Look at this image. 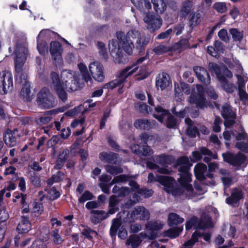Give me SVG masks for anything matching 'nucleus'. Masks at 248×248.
I'll return each mask as SVG.
<instances>
[{
	"mask_svg": "<svg viewBox=\"0 0 248 248\" xmlns=\"http://www.w3.org/2000/svg\"><path fill=\"white\" fill-rule=\"evenodd\" d=\"M155 181L159 182L165 187V190L171 193L173 196H177L180 194L179 190L174 188L175 181L170 177L164 176H157L155 178L153 173H149L148 175V181L152 182Z\"/></svg>",
	"mask_w": 248,
	"mask_h": 248,
	"instance_id": "8",
	"label": "nucleus"
},
{
	"mask_svg": "<svg viewBox=\"0 0 248 248\" xmlns=\"http://www.w3.org/2000/svg\"><path fill=\"white\" fill-rule=\"evenodd\" d=\"M89 73L96 81L102 82L105 77L103 65L98 62H94L89 65Z\"/></svg>",
	"mask_w": 248,
	"mask_h": 248,
	"instance_id": "14",
	"label": "nucleus"
},
{
	"mask_svg": "<svg viewBox=\"0 0 248 248\" xmlns=\"http://www.w3.org/2000/svg\"><path fill=\"white\" fill-rule=\"evenodd\" d=\"M194 71L198 78L201 82L206 85L210 83V76L204 68L199 66H196L194 68Z\"/></svg>",
	"mask_w": 248,
	"mask_h": 248,
	"instance_id": "22",
	"label": "nucleus"
},
{
	"mask_svg": "<svg viewBox=\"0 0 248 248\" xmlns=\"http://www.w3.org/2000/svg\"><path fill=\"white\" fill-rule=\"evenodd\" d=\"M188 112L189 113L190 115L193 117H196L199 115V112L198 110H196L194 112H193L188 108H186L184 110L180 111L176 114L179 117L183 118L185 116V114Z\"/></svg>",
	"mask_w": 248,
	"mask_h": 248,
	"instance_id": "46",
	"label": "nucleus"
},
{
	"mask_svg": "<svg viewBox=\"0 0 248 248\" xmlns=\"http://www.w3.org/2000/svg\"><path fill=\"white\" fill-rule=\"evenodd\" d=\"M184 221V218L180 217L178 215L175 213H171L169 214L168 217V222L170 226L181 223Z\"/></svg>",
	"mask_w": 248,
	"mask_h": 248,
	"instance_id": "34",
	"label": "nucleus"
},
{
	"mask_svg": "<svg viewBox=\"0 0 248 248\" xmlns=\"http://www.w3.org/2000/svg\"><path fill=\"white\" fill-rule=\"evenodd\" d=\"M121 221L119 219H114L110 230V233L111 236L116 235L118 229L120 227Z\"/></svg>",
	"mask_w": 248,
	"mask_h": 248,
	"instance_id": "43",
	"label": "nucleus"
},
{
	"mask_svg": "<svg viewBox=\"0 0 248 248\" xmlns=\"http://www.w3.org/2000/svg\"><path fill=\"white\" fill-rule=\"evenodd\" d=\"M31 223L29 218L24 216L21 217L16 229L19 233H25L28 232L31 229Z\"/></svg>",
	"mask_w": 248,
	"mask_h": 248,
	"instance_id": "23",
	"label": "nucleus"
},
{
	"mask_svg": "<svg viewBox=\"0 0 248 248\" xmlns=\"http://www.w3.org/2000/svg\"><path fill=\"white\" fill-rule=\"evenodd\" d=\"M31 248H46V244L41 239H36L32 244Z\"/></svg>",
	"mask_w": 248,
	"mask_h": 248,
	"instance_id": "55",
	"label": "nucleus"
},
{
	"mask_svg": "<svg viewBox=\"0 0 248 248\" xmlns=\"http://www.w3.org/2000/svg\"><path fill=\"white\" fill-rule=\"evenodd\" d=\"M96 46L100 55L102 56V58L105 60H108V55L107 53L105 44L102 42H98Z\"/></svg>",
	"mask_w": 248,
	"mask_h": 248,
	"instance_id": "37",
	"label": "nucleus"
},
{
	"mask_svg": "<svg viewBox=\"0 0 248 248\" xmlns=\"http://www.w3.org/2000/svg\"><path fill=\"white\" fill-rule=\"evenodd\" d=\"M155 159L157 161V163L160 164L165 165L166 164H169L170 163L171 161V157L169 155H161L156 156Z\"/></svg>",
	"mask_w": 248,
	"mask_h": 248,
	"instance_id": "38",
	"label": "nucleus"
},
{
	"mask_svg": "<svg viewBox=\"0 0 248 248\" xmlns=\"http://www.w3.org/2000/svg\"><path fill=\"white\" fill-rule=\"evenodd\" d=\"M230 32L232 34V37L234 40L240 41L243 38V33L238 31L236 29H231L230 30Z\"/></svg>",
	"mask_w": 248,
	"mask_h": 248,
	"instance_id": "48",
	"label": "nucleus"
},
{
	"mask_svg": "<svg viewBox=\"0 0 248 248\" xmlns=\"http://www.w3.org/2000/svg\"><path fill=\"white\" fill-rule=\"evenodd\" d=\"M91 213V220L94 223H98L108 217V214L102 210H92Z\"/></svg>",
	"mask_w": 248,
	"mask_h": 248,
	"instance_id": "26",
	"label": "nucleus"
},
{
	"mask_svg": "<svg viewBox=\"0 0 248 248\" xmlns=\"http://www.w3.org/2000/svg\"><path fill=\"white\" fill-rule=\"evenodd\" d=\"M99 157L100 159L103 161L112 163L116 158V155L114 153L102 152L99 154Z\"/></svg>",
	"mask_w": 248,
	"mask_h": 248,
	"instance_id": "33",
	"label": "nucleus"
},
{
	"mask_svg": "<svg viewBox=\"0 0 248 248\" xmlns=\"http://www.w3.org/2000/svg\"><path fill=\"white\" fill-rule=\"evenodd\" d=\"M170 50V47L167 46L163 45H159L155 47L153 51L156 55H161L164 53L168 52Z\"/></svg>",
	"mask_w": 248,
	"mask_h": 248,
	"instance_id": "41",
	"label": "nucleus"
},
{
	"mask_svg": "<svg viewBox=\"0 0 248 248\" xmlns=\"http://www.w3.org/2000/svg\"><path fill=\"white\" fill-rule=\"evenodd\" d=\"M37 48L39 53L41 55H44L45 52H47V46L46 44L42 42H39V40L37 42Z\"/></svg>",
	"mask_w": 248,
	"mask_h": 248,
	"instance_id": "56",
	"label": "nucleus"
},
{
	"mask_svg": "<svg viewBox=\"0 0 248 248\" xmlns=\"http://www.w3.org/2000/svg\"><path fill=\"white\" fill-rule=\"evenodd\" d=\"M221 123V120L219 117H216L214 122L213 130L215 132H219L220 130L219 124Z\"/></svg>",
	"mask_w": 248,
	"mask_h": 248,
	"instance_id": "64",
	"label": "nucleus"
},
{
	"mask_svg": "<svg viewBox=\"0 0 248 248\" xmlns=\"http://www.w3.org/2000/svg\"><path fill=\"white\" fill-rule=\"evenodd\" d=\"M9 216L8 212L5 207H3L0 209V221L5 222L9 218Z\"/></svg>",
	"mask_w": 248,
	"mask_h": 248,
	"instance_id": "52",
	"label": "nucleus"
},
{
	"mask_svg": "<svg viewBox=\"0 0 248 248\" xmlns=\"http://www.w3.org/2000/svg\"><path fill=\"white\" fill-rule=\"evenodd\" d=\"M33 210L34 212L41 214L44 211V207L42 203L38 202L33 203Z\"/></svg>",
	"mask_w": 248,
	"mask_h": 248,
	"instance_id": "59",
	"label": "nucleus"
},
{
	"mask_svg": "<svg viewBox=\"0 0 248 248\" xmlns=\"http://www.w3.org/2000/svg\"><path fill=\"white\" fill-rule=\"evenodd\" d=\"M127 176L124 175H120L117 177H114L112 180L111 185H112L117 183L123 182L127 180Z\"/></svg>",
	"mask_w": 248,
	"mask_h": 248,
	"instance_id": "58",
	"label": "nucleus"
},
{
	"mask_svg": "<svg viewBox=\"0 0 248 248\" xmlns=\"http://www.w3.org/2000/svg\"><path fill=\"white\" fill-rule=\"evenodd\" d=\"M131 1L136 7L141 11L149 10L152 7L149 0H131Z\"/></svg>",
	"mask_w": 248,
	"mask_h": 248,
	"instance_id": "28",
	"label": "nucleus"
},
{
	"mask_svg": "<svg viewBox=\"0 0 248 248\" xmlns=\"http://www.w3.org/2000/svg\"><path fill=\"white\" fill-rule=\"evenodd\" d=\"M221 114L225 119L224 124L226 126H229L234 123L235 114L232 111L229 105L226 104L222 107Z\"/></svg>",
	"mask_w": 248,
	"mask_h": 248,
	"instance_id": "19",
	"label": "nucleus"
},
{
	"mask_svg": "<svg viewBox=\"0 0 248 248\" xmlns=\"http://www.w3.org/2000/svg\"><path fill=\"white\" fill-rule=\"evenodd\" d=\"M181 89L178 84H175V98L177 101H181L184 99L183 94L181 90L186 94L190 93V88L188 84L185 83H181L180 84Z\"/></svg>",
	"mask_w": 248,
	"mask_h": 248,
	"instance_id": "20",
	"label": "nucleus"
},
{
	"mask_svg": "<svg viewBox=\"0 0 248 248\" xmlns=\"http://www.w3.org/2000/svg\"><path fill=\"white\" fill-rule=\"evenodd\" d=\"M143 21L145 24V27L151 32H154L159 29L162 24L161 17L151 13H145Z\"/></svg>",
	"mask_w": 248,
	"mask_h": 248,
	"instance_id": "10",
	"label": "nucleus"
},
{
	"mask_svg": "<svg viewBox=\"0 0 248 248\" xmlns=\"http://www.w3.org/2000/svg\"><path fill=\"white\" fill-rule=\"evenodd\" d=\"M162 227L163 224L160 221L149 222L146 225V229L149 232L147 234L143 235L141 233L140 234V237L137 235L130 236L127 240L126 244L134 248L140 245L142 237H147L150 239H154L158 235L157 231L161 229Z\"/></svg>",
	"mask_w": 248,
	"mask_h": 248,
	"instance_id": "5",
	"label": "nucleus"
},
{
	"mask_svg": "<svg viewBox=\"0 0 248 248\" xmlns=\"http://www.w3.org/2000/svg\"><path fill=\"white\" fill-rule=\"evenodd\" d=\"M223 157L225 161L234 166H240L245 163L246 160L245 156L242 154L234 155L228 153L223 154Z\"/></svg>",
	"mask_w": 248,
	"mask_h": 248,
	"instance_id": "16",
	"label": "nucleus"
},
{
	"mask_svg": "<svg viewBox=\"0 0 248 248\" xmlns=\"http://www.w3.org/2000/svg\"><path fill=\"white\" fill-rule=\"evenodd\" d=\"M108 48L110 54L112 57L115 63L122 62L121 57L123 56L122 49L120 47L117 40H112L108 43Z\"/></svg>",
	"mask_w": 248,
	"mask_h": 248,
	"instance_id": "15",
	"label": "nucleus"
},
{
	"mask_svg": "<svg viewBox=\"0 0 248 248\" xmlns=\"http://www.w3.org/2000/svg\"><path fill=\"white\" fill-rule=\"evenodd\" d=\"M50 88L55 91L60 98L64 101L67 98V94L65 90L72 92L80 87L78 82L70 70H63L61 74V79L60 80L58 75L55 72L51 74Z\"/></svg>",
	"mask_w": 248,
	"mask_h": 248,
	"instance_id": "1",
	"label": "nucleus"
},
{
	"mask_svg": "<svg viewBox=\"0 0 248 248\" xmlns=\"http://www.w3.org/2000/svg\"><path fill=\"white\" fill-rule=\"evenodd\" d=\"M221 82V85L223 89L227 92L231 93L235 89V87L232 84L228 83L226 79L223 78H221L220 79H218Z\"/></svg>",
	"mask_w": 248,
	"mask_h": 248,
	"instance_id": "39",
	"label": "nucleus"
},
{
	"mask_svg": "<svg viewBox=\"0 0 248 248\" xmlns=\"http://www.w3.org/2000/svg\"><path fill=\"white\" fill-rule=\"evenodd\" d=\"M78 68L83 78L86 82L91 81L92 80V77L90 76L88 69L85 63L80 62L78 64Z\"/></svg>",
	"mask_w": 248,
	"mask_h": 248,
	"instance_id": "31",
	"label": "nucleus"
},
{
	"mask_svg": "<svg viewBox=\"0 0 248 248\" xmlns=\"http://www.w3.org/2000/svg\"><path fill=\"white\" fill-rule=\"evenodd\" d=\"M16 57L15 62L16 78L21 80L25 79L26 75L24 73V64L26 60L28 49L25 45L17 46L16 49Z\"/></svg>",
	"mask_w": 248,
	"mask_h": 248,
	"instance_id": "6",
	"label": "nucleus"
},
{
	"mask_svg": "<svg viewBox=\"0 0 248 248\" xmlns=\"http://www.w3.org/2000/svg\"><path fill=\"white\" fill-rule=\"evenodd\" d=\"M154 10L157 14L163 13L167 8V5L163 0H151Z\"/></svg>",
	"mask_w": 248,
	"mask_h": 248,
	"instance_id": "29",
	"label": "nucleus"
},
{
	"mask_svg": "<svg viewBox=\"0 0 248 248\" xmlns=\"http://www.w3.org/2000/svg\"><path fill=\"white\" fill-rule=\"evenodd\" d=\"M202 18V14L200 12L195 13L190 19L191 26H194L199 24Z\"/></svg>",
	"mask_w": 248,
	"mask_h": 248,
	"instance_id": "44",
	"label": "nucleus"
},
{
	"mask_svg": "<svg viewBox=\"0 0 248 248\" xmlns=\"http://www.w3.org/2000/svg\"><path fill=\"white\" fill-rule=\"evenodd\" d=\"M93 198L92 194L88 191H85L81 196L78 199L80 202H85L91 200Z\"/></svg>",
	"mask_w": 248,
	"mask_h": 248,
	"instance_id": "51",
	"label": "nucleus"
},
{
	"mask_svg": "<svg viewBox=\"0 0 248 248\" xmlns=\"http://www.w3.org/2000/svg\"><path fill=\"white\" fill-rule=\"evenodd\" d=\"M186 123L188 125L187 129V133L191 137H196L198 133V130L196 127L192 126V121L189 118H186L185 119Z\"/></svg>",
	"mask_w": 248,
	"mask_h": 248,
	"instance_id": "35",
	"label": "nucleus"
},
{
	"mask_svg": "<svg viewBox=\"0 0 248 248\" xmlns=\"http://www.w3.org/2000/svg\"><path fill=\"white\" fill-rule=\"evenodd\" d=\"M136 128L146 129L150 126L149 122L146 120H138L134 124Z\"/></svg>",
	"mask_w": 248,
	"mask_h": 248,
	"instance_id": "45",
	"label": "nucleus"
},
{
	"mask_svg": "<svg viewBox=\"0 0 248 248\" xmlns=\"http://www.w3.org/2000/svg\"><path fill=\"white\" fill-rule=\"evenodd\" d=\"M37 103L39 106L44 108H49L55 105L54 98L48 90L44 88L38 94Z\"/></svg>",
	"mask_w": 248,
	"mask_h": 248,
	"instance_id": "9",
	"label": "nucleus"
},
{
	"mask_svg": "<svg viewBox=\"0 0 248 248\" xmlns=\"http://www.w3.org/2000/svg\"><path fill=\"white\" fill-rule=\"evenodd\" d=\"M207 170L206 166L202 163L197 164L194 168V173L196 178L199 180L204 178V173Z\"/></svg>",
	"mask_w": 248,
	"mask_h": 248,
	"instance_id": "30",
	"label": "nucleus"
},
{
	"mask_svg": "<svg viewBox=\"0 0 248 248\" xmlns=\"http://www.w3.org/2000/svg\"><path fill=\"white\" fill-rule=\"evenodd\" d=\"M191 166L188 158L186 157H181L177 161L176 167L180 175L179 182L185 188L184 192L189 197L192 196L193 193L192 186L189 184L191 181V174L189 172V170Z\"/></svg>",
	"mask_w": 248,
	"mask_h": 248,
	"instance_id": "4",
	"label": "nucleus"
},
{
	"mask_svg": "<svg viewBox=\"0 0 248 248\" xmlns=\"http://www.w3.org/2000/svg\"><path fill=\"white\" fill-rule=\"evenodd\" d=\"M131 221L138 219H146L149 217V212L143 207H138L135 208L131 213L128 214Z\"/></svg>",
	"mask_w": 248,
	"mask_h": 248,
	"instance_id": "18",
	"label": "nucleus"
},
{
	"mask_svg": "<svg viewBox=\"0 0 248 248\" xmlns=\"http://www.w3.org/2000/svg\"><path fill=\"white\" fill-rule=\"evenodd\" d=\"M12 86L13 78L12 74L6 71L0 73V94L6 93Z\"/></svg>",
	"mask_w": 248,
	"mask_h": 248,
	"instance_id": "13",
	"label": "nucleus"
},
{
	"mask_svg": "<svg viewBox=\"0 0 248 248\" xmlns=\"http://www.w3.org/2000/svg\"><path fill=\"white\" fill-rule=\"evenodd\" d=\"M214 8L219 13H224L226 10V6L223 2H216L214 5Z\"/></svg>",
	"mask_w": 248,
	"mask_h": 248,
	"instance_id": "50",
	"label": "nucleus"
},
{
	"mask_svg": "<svg viewBox=\"0 0 248 248\" xmlns=\"http://www.w3.org/2000/svg\"><path fill=\"white\" fill-rule=\"evenodd\" d=\"M106 171L113 175L117 174L122 172V169L120 167H114L110 165H106L105 166Z\"/></svg>",
	"mask_w": 248,
	"mask_h": 248,
	"instance_id": "47",
	"label": "nucleus"
},
{
	"mask_svg": "<svg viewBox=\"0 0 248 248\" xmlns=\"http://www.w3.org/2000/svg\"><path fill=\"white\" fill-rule=\"evenodd\" d=\"M170 84L169 76L166 73H162L159 75L156 81V85L158 88L163 90Z\"/></svg>",
	"mask_w": 248,
	"mask_h": 248,
	"instance_id": "24",
	"label": "nucleus"
},
{
	"mask_svg": "<svg viewBox=\"0 0 248 248\" xmlns=\"http://www.w3.org/2000/svg\"><path fill=\"white\" fill-rule=\"evenodd\" d=\"M156 113L154 114L155 118L160 122L163 120L167 118V126L168 127H174L176 124V121L174 117L169 114L167 110L164 109L161 107L155 108Z\"/></svg>",
	"mask_w": 248,
	"mask_h": 248,
	"instance_id": "12",
	"label": "nucleus"
},
{
	"mask_svg": "<svg viewBox=\"0 0 248 248\" xmlns=\"http://www.w3.org/2000/svg\"><path fill=\"white\" fill-rule=\"evenodd\" d=\"M153 151L151 149L150 147L148 146H144L141 148V155L144 156H149L153 154Z\"/></svg>",
	"mask_w": 248,
	"mask_h": 248,
	"instance_id": "61",
	"label": "nucleus"
},
{
	"mask_svg": "<svg viewBox=\"0 0 248 248\" xmlns=\"http://www.w3.org/2000/svg\"><path fill=\"white\" fill-rule=\"evenodd\" d=\"M60 140V138L58 136H54L49 140L47 142V146L48 147H53L56 144L58 143Z\"/></svg>",
	"mask_w": 248,
	"mask_h": 248,
	"instance_id": "54",
	"label": "nucleus"
},
{
	"mask_svg": "<svg viewBox=\"0 0 248 248\" xmlns=\"http://www.w3.org/2000/svg\"><path fill=\"white\" fill-rule=\"evenodd\" d=\"M242 197L243 194L241 190L236 188L232 192L231 197L226 199V202L228 204L233 205Z\"/></svg>",
	"mask_w": 248,
	"mask_h": 248,
	"instance_id": "27",
	"label": "nucleus"
},
{
	"mask_svg": "<svg viewBox=\"0 0 248 248\" xmlns=\"http://www.w3.org/2000/svg\"><path fill=\"white\" fill-rule=\"evenodd\" d=\"M52 236L53 237V241L56 244H60L62 240L60 235L58 234V231H54L52 232Z\"/></svg>",
	"mask_w": 248,
	"mask_h": 248,
	"instance_id": "62",
	"label": "nucleus"
},
{
	"mask_svg": "<svg viewBox=\"0 0 248 248\" xmlns=\"http://www.w3.org/2000/svg\"><path fill=\"white\" fill-rule=\"evenodd\" d=\"M241 133L236 135L237 140H243L242 141L238 142L236 143V147L239 149L244 152L248 153V138L247 134L241 129Z\"/></svg>",
	"mask_w": 248,
	"mask_h": 248,
	"instance_id": "21",
	"label": "nucleus"
},
{
	"mask_svg": "<svg viewBox=\"0 0 248 248\" xmlns=\"http://www.w3.org/2000/svg\"><path fill=\"white\" fill-rule=\"evenodd\" d=\"M113 192L115 193H118L119 196H122L129 193V189L126 187H122L119 189L118 187L115 186L113 188Z\"/></svg>",
	"mask_w": 248,
	"mask_h": 248,
	"instance_id": "49",
	"label": "nucleus"
},
{
	"mask_svg": "<svg viewBox=\"0 0 248 248\" xmlns=\"http://www.w3.org/2000/svg\"><path fill=\"white\" fill-rule=\"evenodd\" d=\"M209 68L212 72H214L216 75L218 79H221V76L220 72L221 68L219 67L217 64L213 62H210L209 63Z\"/></svg>",
	"mask_w": 248,
	"mask_h": 248,
	"instance_id": "42",
	"label": "nucleus"
},
{
	"mask_svg": "<svg viewBox=\"0 0 248 248\" xmlns=\"http://www.w3.org/2000/svg\"><path fill=\"white\" fill-rule=\"evenodd\" d=\"M145 58L141 57L131 66L127 67L123 69L120 73L119 76L116 79L104 85V88L108 89H113L116 87H122V85L125 81L126 79L132 75L137 73L141 76L138 79L141 80L145 78L149 74L147 71V67L144 65H141L144 61Z\"/></svg>",
	"mask_w": 248,
	"mask_h": 248,
	"instance_id": "2",
	"label": "nucleus"
},
{
	"mask_svg": "<svg viewBox=\"0 0 248 248\" xmlns=\"http://www.w3.org/2000/svg\"><path fill=\"white\" fill-rule=\"evenodd\" d=\"M183 229V228L182 227H177L171 229L165 232L164 235L171 238H175L179 235L180 233L182 232Z\"/></svg>",
	"mask_w": 248,
	"mask_h": 248,
	"instance_id": "36",
	"label": "nucleus"
},
{
	"mask_svg": "<svg viewBox=\"0 0 248 248\" xmlns=\"http://www.w3.org/2000/svg\"><path fill=\"white\" fill-rule=\"evenodd\" d=\"M60 192L55 188L53 187L49 191L47 197L50 199L54 200L57 199L60 196Z\"/></svg>",
	"mask_w": 248,
	"mask_h": 248,
	"instance_id": "53",
	"label": "nucleus"
},
{
	"mask_svg": "<svg viewBox=\"0 0 248 248\" xmlns=\"http://www.w3.org/2000/svg\"><path fill=\"white\" fill-rule=\"evenodd\" d=\"M20 95L24 101H30L32 100L33 93L31 91L29 83L25 82L24 86L21 89Z\"/></svg>",
	"mask_w": 248,
	"mask_h": 248,
	"instance_id": "25",
	"label": "nucleus"
},
{
	"mask_svg": "<svg viewBox=\"0 0 248 248\" xmlns=\"http://www.w3.org/2000/svg\"><path fill=\"white\" fill-rule=\"evenodd\" d=\"M203 88L200 85H197L196 88L193 89L192 94L189 97L188 102L190 104H194L197 108H204L210 105L204 96Z\"/></svg>",
	"mask_w": 248,
	"mask_h": 248,
	"instance_id": "7",
	"label": "nucleus"
},
{
	"mask_svg": "<svg viewBox=\"0 0 248 248\" xmlns=\"http://www.w3.org/2000/svg\"><path fill=\"white\" fill-rule=\"evenodd\" d=\"M220 73H221V78H224L225 79V76L228 78H231L232 77V74L231 72L227 68L224 67L221 68V70Z\"/></svg>",
	"mask_w": 248,
	"mask_h": 248,
	"instance_id": "63",
	"label": "nucleus"
},
{
	"mask_svg": "<svg viewBox=\"0 0 248 248\" xmlns=\"http://www.w3.org/2000/svg\"><path fill=\"white\" fill-rule=\"evenodd\" d=\"M117 37L122 42L123 49L128 54H132L135 48L141 50L149 42L148 38L142 36L136 30L128 31L124 37L122 32H117Z\"/></svg>",
	"mask_w": 248,
	"mask_h": 248,
	"instance_id": "3",
	"label": "nucleus"
},
{
	"mask_svg": "<svg viewBox=\"0 0 248 248\" xmlns=\"http://www.w3.org/2000/svg\"><path fill=\"white\" fill-rule=\"evenodd\" d=\"M63 173L58 171L56 174L53 175L52 177L48 179L47 183L49 185H52L54 183L60 182L63 177Z\"/></svg>",
	"mask_w": 248,
	"mask_h": 248,
	"instance_id": "40",
	"label": "nucleus"
},
{
	"mask_svg": "<svg viewBox=\"0 0 248 248\" xmlns=\"http://www.w3.org/2000/svg\"><path fill=\"white\" fill-rule=\"evenodd\" d=\"M50 52L55 62L61 63L62 61V48L61 44L58 41L51 42L50 46Z\"/></svg>",
	"mask_w": 248,
	"mask_h": 248,
	"instance_id": "17",
	"label": "nucleus"
},
{
	"mask_svg": "<svg viewBox=\"0 0 248 248\" xmlns=\"http://www.w3.org/2000/svg\"><path fill=\"white\" fill-rule=\"evenodd\" d=\"M82 108V106H79L78 107H76V108H74L73 109H70V110H68V111H67L65 113V115H66L67 116H74V115H76L77 114H78L79 112H80Z\"/></svg>",
	"mask_w": 248,
	"mask_h": 248,
	"instance_id": "57",
	"label": "nucleus"
},
{
	"mask_svg": "<svg viewBox=\"0 0 248 248\" xmlns=\"http://www.w3.org/2000/svg\"><path fill=\"white\" fill-rule=\"evenodd\" d=\"M218 37L222 40L227 42L229 40L228 33L227 30L225 29L221 30L218 33Z\"/></svg>",
	"mask_w": 248,
	"mask_h": 248,
	"instance_id": "60",
	"label": "nucleus"
},
{
	"mask_svg": "<svg viewBox=\"0 0 248 248\" xmlns=\"http://www.w3.org/2000/svg\"><path fill=\"white\" fill-rule=\"evenodd\" d=\"M213 226V223L211 221V218L208 216L203 217L200 222L198 221L197 217H193L186 222V230H189L193 227L195 228L206 229L211 228Z\"/></svg>",
	"mask_w": 248,
	"mask_h": 248,
	"instance_id": "11",
	"label": "nucleus"
},
{
	"mask_svg": "<svg viewBox=\"0 0 248 248\" xmlns=\"http://www.w3.org/2000/svg\"><path fill=\"white\" fill-rule=\"evenodd\" d=\"M4 140L5 144L9 147H13L16 144V138L13 136V132L10 130L6 131Z\"/></svg>",
	"mask_w": 248,
	"mask_h": 248,
	"instance_id": "32",
	"label": "nucleus"
}]
</instances>
